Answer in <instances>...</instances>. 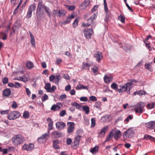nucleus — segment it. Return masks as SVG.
<instances>
[{
    "label": "nucleus",
    "instance_id": "nucleus-1",
    "mask_svg": "<svg viewBox=\"0 0 155 155\" xmlns=\"http://www.w3.org/2000/svg\"><path fill=\"white\" fill-rule=\"evenodd\" d=\"M24 137L21 135L18 134L15 135L12 138V142L13 144L16 146L20 145L23 143Z\"/></svg>",
    "mask_w": 155,
    "mask_h": 155
},
{
    "label": "nucleus",
    "instance_id": "nucleus-2",
    "mask_svg": "<svg viewBox=\"0 0 155 155\" xmlns=\"http://www.w3.org/2000/svg\"><path fill=\"white\" fill-rule=\"evenodd\" d=\"M20 115V113L18 111H13L9 113L8 118L10 120H15L18 118Z\"/></svg>",
    "mask_w": 155,
    "mask_h": 155
},
{
    "label": "nucleus",
    "instance_id": "nucleus-3",
    "mask_svg": "<svg viewBox=\"0 0 155 155\" xmlns=\"http://www.w3.org/2000/svg\"><path fill=\"white\" fill-rule=\"evenodd\" d=\"M97 15V13H94L93 15L88 18L87 21V22L86 23H83L82 25L84 27H88L91 25L93 21L95 19Z\"/></svg>",
    "mask_w": 155,
    "mask_h": 155
},
{
    "label": "nucleus",
    "instance_id": "nucleus-4",
    "mask_svg": "<svg viewBox=\"0 0 155 155\" xmlns=\"http://www.w3.org/2000/svg\"><path fill=\"white\" fill-rule=\"evenodd\" d=\"M110 132L116 140H118L121 136V131L119 130H117L116 128L112 129Z\"/></svg>",
    "mask_w": 155,
    "mask_h": 155
},
{
    "label": "nucleus",
    "instance_id": "nucleus-5",
    "mask_svg": "<svg viewBox=\"0 0 155 155\" xmlns=\"http://www.w3.org/2000/svg\"><path fill=\"white\" fill-rule=\"evenodd\" d=\"M104 0V4L105 12L106 13L104 20L105 21H107L109 18L111 17V13L110 11H108V8L107 7L106 0Z\"/></svg>",
    "mask_w": 155,
    "mask_h": 155
},
{
    "label": "nucleus",
    "instance_id": "nucleus-6",
    "mask_svg": "<svg viewBox=\"0 0 155 155\" xmlns=\"http://www.w3.org/2000/svg\"><path fill=\"white\" fill-rule=\"evenodd\" d=\"M144 106V104L142 102L138 103L136 105L134 110L136 113L141 114L143 111L142 108Z\"/></svg>",
    "mask_w": 155,
    "mask_h": 155
},
{
    "label": "nucleus",
    "instance_id": "nucleus-7",
    "mask_svg": "<svg viewBox=\"0 0 155 155\" xmlns=\"http://www.w3.org/2000/svg\"><path fill=\"white\" fill-rule=\"evenodd\" d=\"M131 86L132 84L131 82H127L125 85H120V87L122 88L123 92H126L128 90L129 92L131 88Z\"/></svg>",
    "mask_w": 155,
    "mask_h": 155
},
{
    "label": "nucleus",
    "instance_id": "nucleus-8",
    "mask_svg": "<svg viewBox=\"0 0 155 155\" xmlns=\"http://www.w3.org/2000/svg\"><path fill=\"white\" fill-rule=\"evenodd\" d=\"M81 137V136L78 134L75 137L73 142L74 145H72L73 148H76L79 146Z\"/></svg>",
    "mask_w": 155,
    "mask_h": 155
},
{
    "label": "nucleus",
    "instance_id": "nucleus-9",
    "mask_svg": "<svg viewBox=\"0 0 155 155\" xmlns=\"http://www.w3.org/2000/svg\"><path fill=\"white\" fill-rule=\"evenodd\" d=\"M85 37L87 38H90L93 31L92 28L86 29L84 31Z\"/></svg>",
    "mask_w": 155,
    "mask_h": 155
},
{
    "label": "nucleus",
    "instance_id": "nucleus-10",
    "mask_svg": "<svg viewBox=\"0 0 155 155\" xmlns=\"http://www.w3.org/2000/svg\"><path fill=\"white\" fill-rule=\"evenodd\" d=\"M55 15L59 17L63 16L66 13V12L63 9L54 10L53 12Z\"/></svg>",
    "mask_w": 155,
    "mask_h": 155
},
{
    "label": "nucleus",
    "instance_id": "nucleus-11",
    "mask_svg": "<svg viewBox=\"0 0 155 155\" xmlns=\"http://www.w3.org/2000/svg\"><path fill=\"white\" fill-rule=\"evenodd\" d=\"M51 136L52 138H60L63 136L62 134L56 130H54L51 134Z\"/></svg>",
    "mask_w": 155,
    "mask_h": 155
},
{
    "label": "nucleus",
    "instance_id": "nucleus-12",
    "mask_svg": "<svg viewBox=\"0 0 155 155\" xmlns=\"http://www.w3.org/2000/svg\"><path fill=\"white\" fill-rule=\"evenodd\" d=\"M49 131H48V133L42 135L40 137L38 138V142L41 143L42 142L43 140H47L49 137Z\"/></svg>",
    "mask_w": 155,
    "mask_h": 155
},
{
    "label": "nucleus",
    "instance_id": "nucleus-13",
    "mask_svg": "<svg viewBox=\"0 0 155 155\" xmlns=\"http://www.w3.org/2000/svg\"><path fill=\"white\" fill-rule=\"evenodd\" d=\"M34 148V145L32 143H30L28 144H25L22 146V149L23 150L28 151L32 150Z\"/></svg>",
    "mask_w": 155,
    "mask_h": 155
},
{
    "label": "nucleus",
    "instance_id": "nucleus-14",
    "mask_svg": "<svg viewBox=\"0 0 155 155\" xmlns=\"http://www.w3.org/2000/svg\"><path fill=\"white\" fill-rule=\"evenodd\" d=\"M28 78L27 75L24 74L21 77H16L14 78V80L22 81L24 83H26L28 81Z\"/></svg>",
    "mask_w": 155,
    "mask_h": 155
},
{
    "label": "nucleus",
    "instance_id": "nucleus-15",
    "mask_svg": "<svg viewBox=\"0 0 155 155\" xmlns=\"http://www.w3.org/2000/svg\"><path fill=\"white\" fill-rule=\"evenodd\" d=\"M133 133V131L132 129H129L124 133L123 137L125 139L129 137L132 135Z\"/></svg>",
    "mask_w": 155,
    "mask_h": 155
},
{
    "label": "nucleus",
    "instance_id": "nucleus-16",
    "mask_svg": "<svg viewBox=\"0 0 155 155\" xmlns=\"http://www.w3.org/2000/svg\"><path fill=\"white\" fill-rule=\"evenodd\" d=\"M94 57L96 58V61L100 62L101 60L103 59V57L101 52L98 51L97 52L94 54Z\"/></svg>",
    "mask_w": 155,
    "mask_h": 155
},
{
    "label": "nucleus",
    "instance_id": "nucleus-17",
    "mask_svg": "<svg viewBox=\"0 0 155 155\" xmlns=\"http://www.w3.org/2000/svg\"><path fill=\"white\" fill-rule=\"evenodd\" d=\"M75 125L74 122H68V133L73 132L75 129Z\"/></svg>",
    "mask_w": 155,
    "mask_h": 155
},
{
    "label": "nucleus",
    "instance_id": "nucleus-18",
    "mask_svg": "<svg viewBox=\"0 0 155 155\" xmlns=\"http://www.w3.org/2000/svg\"><path fill=\"white\" fill-rule=\"evenodd\" d=\"M104 82L106 84H109L112 81L113 79L112 76L108 77L107 75H105L104 77Z\"/></svg>",
    "mask_w": 155,
    "mask_h": 155
},
{
    "label": "nucleus",
    "instance_id": "nucleus-19",
    "mask_svg": "<svg viewBox=\"0 0 155 155\" xmlns=\"http://www.w3.org/2000/svg\"><path fill=\"white\" fill-rule=\"evenodd\" d=\"M146 125L147 128L151 129H154V128L155 121H150L147 123Z\"/></svg>",
    "mask_w": 155,
    "mask_h": 155
},
{
    "label": "nucleus",
    "instance_id": "nucleus-20",
    "mask_svg": "<svg viewBox=\"0 0 155 155\" xmlns=\"http://www.w3.org/2000/svg\"><path fill=\"white\" fill-rule=\"evenodd\" d=\"M57 128L59 130L62 129L65 126V124L63 122H58L56 124Z\"/></svg>",
    "mask_w": 155,
    "mask_h": 155
},
{
    "label": "nucleus",
    "instance_id": "nucleus-21",
    "mask_svg": "<svg viewBox=\"0 0 155 155\" xmlns=\"http://www.w3.org/2000/svg\"><path fill=\"white\" fill-rule=\"evenodd\" d=\"M90 2V0H85L80 6L81 9H84L89 5Z\"/></svg>",
    "mask_w": 155,
    "mask_h": 155
},
{
    "label": "nucleus",
    "instance_id": "nucleus-22",
    "mask_svg": "<svg viewBox=\"0 0 155 155\" xmlns=\"http://www.w3.org/2000/svg\"><path fill=\"white\" fill-rule=\"evenodd\" d=\"M11 93V91L10 89L7 88L3 90V95L5 97H8Z\"/></svg>",
    "mask_w": 155,
    "mask_h": 155
},
{
    "label": "nucleus",
    "instance_id": "nucleus-23",
    "mask_svg": "<svg viewBox=\"0 0 155 155\" xmlns=\"http://www.w3.org/2000/svg\"><path fill=\"white\" fill-rule=\"evenodd\" d=\"M47 121L48 123V129L51 130L53 129V123L52 120L50 118H48L47 119Z\"/></svg>",
    "mask_w": 155,
    "mask_h": 155
},
{
    "label": "nucleus",
    "instance_id": "nucleus-24",
    "mask_svg": "<svg viewBox=\"0 0 155 155\" xmlns=\"http://www.w3.org/2000/svg\"><path fill=\"white\" fill-rule=\"evenodd\" d=\"M89 87L88 86H84L81 84H79L76 87V89L77 90H81L82 89H86L88 90Z\"/></svg>",
    "mask_w": 155,
    "mask_h": 155
},
{
    "label": "nucleus",
    "instance_id": "nucleus-25",
    "mask_svg": "<svg viewBox=\"0 0 155 155\" xmlns=\"http://www.w3.org/2000/svg\"><path fill=\"white\" fill-rule=\"evenodd\" d=\"M152 62H148L145 64L144 66L145 68L149 71H152L153 69L152 67Z\"/></svg>",
    "mask_w": 155,
    "mask_h": 155
},
{
    "label": "nucleus",
    "instance_id": "nucleus-26",
    "mask_svg": "<svg viewBox=\"0 0 155 155\" xmlns=\"http://www.w3.org/2000/svg\"><path fill=\"white\" fill-rule=\"evenodd\" d=\"M29 33L30 35V36L31 37V44L33 46L35 47V39L34 36L32 33L30 32L29 31Z\"/></svg>",
    "mask_w": 155,
    "mask_h": 155
},
{
    "label": "nucleus",
    "instance_id": "nucleus-27",
    "mask_svg": "<svg viewBox=\"0 0 155 155\" xmlns=\"http://www.w3.org/2000/svg\"><path fill=\"white\" fill-rule=\"evenodd\" d=\"M143 139L147 140H149L153 141H154V140H155V138L147 134H146L144 135Z\"/></svg>",
    "mask_w": 155,
    "mask_h": 155
},
{
    "label": "nucleus",
    "instance_id": "nucleus-28",
    "mask_svg": "<svg viewBox=\"0 0 155 155\" xmlns=\"http://www.w3.org/2000/svg\"><path fill=\"white\" fill-rule=\"evenodd\" d=\"M59 143V141L58 140H54L53 141V146L54 148L58 149L59 147L58 145Z\"/></svg>",
    "mask_w": 155,
    "mask_h": 155
},
{
    "label": "nucleus",
    "instance_id": "nucleus-29",
    "mask_svg": "<svg viewBox=\"0 0 155 155\" xmlns=\"http://www.w3.org/2000/svg\"><path fill=\"white\" fill-rule=\"evenodd\" d=\"M36 8V6L35 5V4H32L29 6L28 10L32 12L33 11H35Z\"/></svg>",
    "mask_w": 155,
    "mask_h": 155
},
{
    "label": "nucleus",
    "instance_id": "nucleus-30",
    "mask_svg": "<svg viewBox=\"0 0 155 155\" xmlns=\"http://www.w3.org/2000/svg\"><path fill=\"white\" fill-rule=\"evenodd\" d=\"M118 19L122 23H125V18L123 15H120L119 16Z\"/></svg>",
    "mask_w": 155,
    "mask_h": 155
},
{
    "label": "nucleus",
    "instance_id": "nucleus-31",
    "mask_svg": "<svg viewBox=\"0 0 155 155\" xmlns=\"http://www.w3.org/2000/svg\"><path fill=\"white\" fill-rule=\"evenodd\" d=\"M82 108L83 110L85 111L86 114H88L89 112V108L87 106H82Z\"/></svg>",
    "mask_w": 155,
    "mask_h": 155
},
{
    "label": "nucleus",
    "instance_id": "nucleus-32",
    "mask_svg": "<svg viewBox=\"0 0 155 155\" xmlns=\"http://www.w3.org/2000/svg\"><path fill=\"white\" fill-rule=\"evenodd\" d=\"M71 104L76 107L80 110H81L82 106L77 102H74L71 103Z\"/></svg>",
    "mask_w": 155,
    "mask_h": 155
},
{
    "label": "nucleus",
    "instance_id": "nucleus-33",
    "mask_svg": "<svg viewBox=\"0 0 155 155\" xmlns=\"http://www.w3.org/2000/svg\"><path fill=\"white\" fill-rule=\"evenodd\" d=\"M98 149L99 147L97 146H96L94 148L91 149L90 151L91 153H94L97 152Z\"/></svg>",
    "mask_w": 155,
    "mask_h": 155
},
{
    "label": "nucleus",
    "instance_id": "nucleus-34",
    "mask_svg": "<svg viewBox=\"0 0 155 155\" xmlns=\"http://www.w3.org/2000/svg\"><path fill=\"white\" fill-rule=\"evenodd\" d=\"M26 65L27 68L29 69H31L34 67L33 63L30 61L27 62Z\"/></svg>",
    "mask_w": 155,
    "mask_h": 155
},
{
    "label": "nucleus",
    "instance_id": "nucleus-35",
    "mask_svg": "<svg viewBox=\"0 0 155 155\" xmlns=\"http://www.w3.org/2000/svg\"><path fill=\"white\" fill-rule=\"evenodd\" d=\"M101 104L100 102L97 101L95 103L94 107L98 110L101 109Z\"/></svg>",
    "mask_w": 155,
    "mask_h": 155
},
{
    "label": "nucleus",
    "instance_id": "nucleus-36",
    "mask_svg": "<svg viewBox=\"0 0 155 155\" xmlns=\"http://www.w3.org/2000/svg\"><path fill=\"white\" fill-rule=\"evenodd\" d=\"M29 112L27 111H25L23 113V117L24 119H27L29 117Z\"/></svg>",
    "mask_w": 155,
    "mask_h": 155
},
{
    "label": "nucleus",
    "instance_id": "nucleus-37",
    "mask_svg": "<svg viewBox=\"0 0 155 155\" xmlns=\"http://www.w3.org/2000/svg\"><path fill=\"white\" fill-rule=\"evenodd\" d=\"M43 6L44 5L43 2L41 0L40 1L38 6V8L39 9L40 11L41 8L43 7Z\"/></svg>",
    "mask_w": 155,
    "mask_h": 155
},
{
    "label": "nucleus",
    "instance_id": "nucleus-38",
    "mask_svg": "<svg viewBox=\"0 0 155 155\" xmlns=\"http://www.w3.org/2000/svg\"><path fill=\"white\" fill-rule=\"evenodd\" d=\"M108 129V127L107 126L104 127L101 130L100 134H102L103 133L104 135L106 130H107Z\"/></svg>",
    "mask_w": 155,
    "mask_h": 155
},
{
    "label": "nucleus",
    "instance_id": "nucleus-39",
    "mask_svg": "<svg viewBox=\"0 0 155 155\" xmlns=\"http://www.w3.org/2000/svg\"><path fill=\"white\" fill-rule=\"evenodd\" d=\"M118 85L115 83H112L111 85V88L114 90H116L117 89Z\"/></svg>",
    "mask_w": 155,
    "mask_h": 155
},
{
    "label": "nucleus",
    "instance_id": "nucleus-40",
    "mask_svg": "<svg viewBox=\"0 0 155 155\" xmlns=\"http://www.w3.org/2000/svg\"><path fill=\"white\" fill-rule=\"evenodd\" d=\"M91 65L88 63H86L85 64L83 63V68L85 69H89Z\"/></svg>",
    "mask_w": 155,
    "mask_h": 155
},
{
    "label": "nucleus",
    "instance_id": "nucleus-41",
    "mask_svg": "<svg viewBox=\"0 0 155 155\" xmlns=\"http://www.w3.org/2000/svg\"><path fill=\"white\" fill-rule=\"evenodd\" d=\"M113 137V135H112L111 133L110 132L108 135L107 137L106 138L105 142H107L110 140V138Z\"/></svg>",
    "mask_w": 155,
    "mask_h": 155
},
{
    "label": "nucleus",
    "instance_id": "nucleus-42",
    "mask_svg": "<svg viewBox=\"0 0 155 155\" xmlns=\"http://www.w3.org/2000/svg\"><path fill=\"white\" fill-rule=\"evenodd\" d=\"M146 94V91L143 90H140V91H138V95L140 96H141L143 95H145Z\"/></svg>",
    "mask_w": 155,
    "mask_h": 155
},
{
    "label": "nucleus",
    "instance_id": "nucleus-43",
    "mask_svg": "<svg viewBox=\"0 0 155 155\" xmlns=\"http://www.w3.org/2000/svg\"><path fill=\"white\" fill-rule=\"evenodd\" d=\"M51 87V84L49 83L46 84L45 86V88L47 90V91L48 92V91L50 90Z\"/></svg>",
    "mask_w": 155,
    "mask_h": 155
},
{
    "label": "nucleus",
    "instance_id": "nucleus-44",
    "mask_svg": "<svg viewBox=\"0 0 155 155\" xmlns=\"http://www.w3.org/2000/svg\"><path fill=\"white\" fill-rule=\"evenodd\" d=\"M55 80L56 81L55 82V83L56 84L58 85V82L61 79V77L60 75H56L55 76Z\"/></svg>",
    "mask_w": 155,
    "mask_h": 155
},
{
    "label": "nucleus",
    "instance_id": "nucleus-45",
    "mask_svg": "<svg viewBox=\"0 0 155 155\" xmlns=\"http://www.w3.org/2000/svg\"><path fill=\"white\" fill-rule=\"evenodd\" d=\"M22 86V85L20 83L17 82H15L14 87L18 88L21 87Z\"/></svg>",
    "mask_w": 155,
    "mask_h": 155
},
{
    "label": "nucleus",
    "instance_id": "nucleus-46",
    "mask_svg": "<svg viewBox=\"0 0 155 155\" xmlns=\"http://www.w3.org/2000/svg\"><path fill=\"white\" fill-rule=\"evenodd\" d=\"M45 11L47 13L48 15L50 17L51 15V12L49 8L45 7Z\"/></svg>",
    "mask_w": 155,
    "mask_h": 155
},
{
    "label": "nucleus",
    "instance_id": "nucleus-47",
    "mask_svg": "<svg viewBox=\"0 0 155 155\" xmlns=\"http://www.w3.org/2000/svg\"><path fill=\"white\" fill-rule=\"evenodd\" d=\"M155 104L154 103H152L151 104H147V107L150 109H151L154 107Z\"/></svg>",
    "mask_w": 155,
    "mask_h": 155
},
{
    "label": "nucleus",
    "instance_id": "nucleus-48",
    "mask_svg": "<svg viewBox=\"0 0 155 155\" xmlns=\"http://www.w3.org/2000/svg\"><path fill=\"white\" fill-rule=\"evenodd\" d=\"M95 125V120L94 118L91 119V127H94Z\"/></svg>",
    "mask_w": 155,
    "mask_h": 155
},
{
    "label": "nucleus",
    "instance_id": "nucleus-49",
    "mask_svg": "<svg viewBox=\"0 0 155 155\" xmlns=\"http://www.w3.org/2000/svg\"><path fill=\"white\" fill-rule=\"evenodd\" d=\"M89 99L90 101H95L97 100V97L94 96H91L89 97Z\"/></svg>",
    "mask_w": 155,
    "mask_h": 155
},
{
    "label": "nucleus",
    "instance_id": "nucleus-50",
    "mask_svg": "<svg viewBox=\"0 0 155 155\" xmlns=\"http://www.w3.org/2000/svg\"><path fill=\"white\" fill-rule=\"evenodd\" d=\"M98 70L97 67L95 66L93 68H91V70L94 73H96L97 72Z\"/></svg>",
    "mask_w": 155,
    "mask_h": 155
},
{
    "label": "nucleus",
    "instance_id": "nucleus-51",
    "mask_svg": "<svg viewBox=\"0 0 155 155\" xmlns=\"http://www.w3.org/2000/svg\"><path fill=\"white\" fill-rule=\"evenodd\" d=\"M56 88V86H52L51 87H50V90L48 91V92H54V90Z\"/></svg>",
    "mask_w": 155,
    "mask_h": 155
},
{
    "label": "nucleus",
    "instance_id": "nucleus-52",
    "mask_svg": "<svg viewBox=\"0 0 155 155\" xmlns=\"http://www.w3.org/2000/svg\"><path fill=\"white\" fill-rule=\"evenodd\" d=\"M51 110H59L58 108L57 107L56 105L55 104H54L51 107Z\"/></svg>",
    "mask_w": 155,
    "mask_h": 155
},
{
    "label": "nucleus",
    "instance_id": "nucleus-53",
    "mask_svg": "<svg viewBox=\"0 0 155 155\" xmlns=\"http://www.w3.org/2000/svg\"><path fill=\"white\" fill-rule=\"evenodd\" d=\"M78 19L76 18L74 21L73 23V27L74 28H75L76 26L78 25Z\"/></svg>",
    "mask_w": 155,
    "mask_h": 155
},
{
    "label": "nucleus",
    "instance_id": "nucleus-54",
    "mask_svg": "<svg viewBox=\"0 0 155 155\" xmlns=\"http://www.w3.org/2000/svg\"><path fill=\"white\" fill-rule=\"evenodd\" d=\"M18 107V104L15 101H13L12 103V108L15 109Z\"/></svg>",
    "mask_w": 155,
    "mask_h": 155
},
{
    "label": "nucleus",
    "instance_id": "nucleus-55",
    "mask_svg": "<svg viewBox=\"0 0 155 155\" xmlns=\"http://www.w3.org/2000/svg\"><path fill=\"white\" fill-rule=\"evenodd\" d=\"M32 12L28 10V12L26 15V18L28 19L30 18L31 16Z\"/></svg>",
    "mask_w": 155,
    "mask_h": 155
},
{
    "label": "nucleus",
    "instance_id": "nucleus-56",
    "mask_svg": "<svg viewBox=\"0 0 155 155\" xmlns=\"http://www.w3.org/2000/svg\"><path fill=\"white\" fill-rule=\"evenodd\" d=\"M124 3H125L126 6L128 8V9L130 10L131 12H133V10L132 8L130 6L127 2V0H124Z\"/></svg>",
    "mask_w": 155,
    "mask_h": 155
},
{
    "label": "nucleus",
    "instance_id": "nucleus-57",
    "mask_svg": "<svg viewBox=\"0 0 155 155\" xmlns=\"http://www.w3.org/2000/svg\"><path fill=\"white\" fill-rule=\"evenodd\" d=\"M25 91L27 94L28 96H30L31 93L30 91L27 88H25Z\"/></svg>",
    "mask_w": 155,
    "mask_h": 155
},
{
    "label": "nucleus",
    "instance_id": "nucleus-58",
    "mask_svg": "<svg viewBox=\"0 0 155 155\" xmlns=\"http://www.w3.org/2000/svg\"><path fill=\"white\" fill-rule=\"evenodd\" d=\"M8 79L7 77H4L2 80V82L4 84H6L8 83Z\"/></svg>",
    "mask_w": 155,
    "mask_h": 155
},
{
    "label": "nucleus",
    "instance_id": "nucleus-59",
    "mask_svg": "<svg viewBox=\"0 0 155 155\" xmlns=\"http://www.w3.org/2000/svg\"><path fill=\"white\" fill-rule=\"evenodd\" d=\"M66 114V112L65 110H62L60 113V115L61 117L64 116Z\"/></svg>",
    "mask_w": 155,
    "mask_h": 155
},
{
    "label": "nucleus",
    "instance_id": "nucleus-60",
    "mask_svg": "<svg viewBox=\"0 0 155 155\" xmlns=\"http://www.w3.org/2000/svg\"><path fill=\"white\" fill-rule=\"evenodd\" d=\"M9 112L8 110H2L0 111V113L2 115H4L5 114H8Z\"/></svg>",
    "mask_w": 155,
    "mask_h": 155
},
{
    "label": "nucleus",
    "instance_id": "nucleus-61",
    "mask_svg": "<svg viewBox=\"0 0 155 155\" xmlns=\"http://www.w3.org/2000/svg\"><path fill=\"white\" fill-rule=\"evenodd\" d=\"M8 31V30H7V32L6 33H4L3 35V37L2 38V39L3 40H6L7 37V33Z\"/></svg>",
    "mask_w": 155,
    "mask_h": 155
},
{
    "label": "nucleus",
    "instance_id": "nucleus-62",
    "mask_svg": "<svg viewBox=\"0 0 155 155\" xmlns=\"http://www.w3.org/2000/svg\"><path fill=\"white\" fill-rule=\"evenodd\" d=\"M81 101H87V97H81L80 98Z\"/></svg>",
    "mask_w": 155,
    "mask_h": 155
},
{
    "label": "nucleus",
    "instance_id": "nucleus-63",
    "mask_svg": "<svg viewBox=\"0 0 155 155\" xmlns=\"http://www.w3.org/2000/svg\"><path fill=\"white\" fill-rule=\"evenodd\" d=\"M75 8V6L74 5H68V10L73 11Z\"/></svg>",
    "mask_w": 155,
    "mask_h": 155
},
{
    "label": "nucleus",
    "instance_id": "nucleus-64",
    "mask_svg": "<svg viewBox=\"0 0 155 155\" xmlns=\"http://www.w3.org/2000/svg\"><path fill=\"white\" fill-rule=\"evenodd\" d=\"M132 119V117L131 115L128 116L126 118L125 121L127 122L129 121L130 119L131 120Z\"/></svg>",
    "mask_w": 155,
    "mask_h": 155
}]
</instances>
